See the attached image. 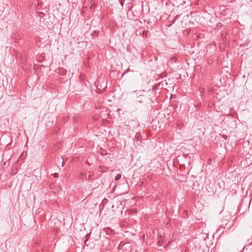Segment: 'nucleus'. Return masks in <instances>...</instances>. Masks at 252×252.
<instances>
[{
  "mask_svg": "<svg viewBox=\"0 0 252 252\" xmlns=\"http://www.w3.org/2000/svg\"><path fill=\"white\" fill-rule=\"evenodd\" d=\"M164 88V85H163V83H161V82L158 83L156 85H155L153 87V90H156V89H162Z\"/></svg>",
  "mask_w": 252,
  "mask_h": 252,
  "instance_id": "1",
  "label": "nucleus"
},
{
  "mask_svg": "<svg viewBox=\"0 0 252 252\" xmlns=\"http://www.w3.org/2000/svg\"><path fill=\"white\" fill-rule=\"evenodd\" d=\"M228 223H226L225 224V226H226V227H223L224 226V224H221L220 226V227H222L224 229H226V230H229L230 228V227L231 226V224H228Z\"/></svg>",
  "mask_w": 252,
  "mask_h": 252,
  "instance_id": "2",
  "label": "nucleus"
},
{
  "mask_svg": "<svg viewBox=\"0 0 252 252\" xmlns=\"http://www.w3.org/2000/svg\"><path fill=\"white\" fill-rule=\"evenodd\" d=\"M148 31L146 30L142 31V34L143 37H146L148 35Z\"/></svg>",
  "mask_w": 252,
  "mask_h": 252,
  "instance_id": "3",
  "label": "nucleus"
},
{
  "mask_svg": "<svg viewBox=\"0 0 252 252\" xmlns=\"http://www.w3.org/2000/svg\"><path fill=\"white\" fill-rule=\"evenodd\" d=\"M121 178V175L120 174H118V175H117L115 178V180L116 181H118L119 180H120Z\"/></svg>",
  "mask_w": 252,
  "mask_h": 252,
  "instance_id": "4",
  "label": "nucleus"
},
{
  "mask_svg": "<svg viewBox=\"0 0 252 252\" xmlns=\"http://www.w3.org/2000/svg\"><path fill=\"white\" fill-rule=\"evenodd\" d=\"M60 70H61V74L62 75H65L66 73V70L64 69L63 68L60 69Z\"/></svg>",
  "mask_w": 252,
  "mask_h": 252,
  "instance_id": "5",
  "label": "nucleus"
},
{
  "mask_svg": "<svg viewBox=\"0 0 252 252\" xmlns=\"http://www.w3.org/2000/svg\"><path fill=\"white\" fill-rule=\"evenodd\" d=\"M93 179V174H91V173L89 175L88 178L87 179L88 180H92Z\"/></svg>",
  "mask_w": 252,
  "mask_h": 252,
  "instance_id": "6",
  "label": "nucleus"
},
{
  "mask_svg": "<svg viewBox=\"0 0 252 252\" xmlns=\"http://www.w3.org/2000/svg\"><path fill=\"white\" fill-rule=\"evenodd\" d=\"M136 35H141L142 34V31L141 30H139V31H136Z\"/></svg>",
  "mask_w": 252,
  "mask_h": 252,
  "instance_id": "7",
  "label": "nucleus"
},
{
  "mask_svg": "<svg viewBox=\"0 0 252 252\" xmlns=\"http://www.w3.org/2000/svg\"><path fill=\"white\" fill-rule=\"evenodd\" d=\"M161 82V83H163V85H164V87L167 85V83L166 80L162 81Z\"/></svg>",
  "mask_w": 252,
  "mask_h": 252,
  "instance_id": "8",
  "label": "nucleus"
},
{
  "mask_svg": "<svg viewBox=\"0 0 252 252\" xmlns=\"http://www.w3.org/2000/svg\"><path fill=\"white\" fill-rule=\"evenodd\" d=\"M43 15H44V13L42 12H38V16L40 17H42Z\"/></svg>",
  "mask_w": 252,
  "mask_h": 252,
  "instance_id": "9",
  "label": "nucleus"
},
{
  "mask_svg": "<svg viewBox=\"0 0 252 252\" xmlns=\"http://www.w3.org/2000/svg\"><path fill=\"white\" fill-rule=\"evenodd\" d=\"M53 175H54V177L55 178H57V177H58V176H59L58 174V173H54V174H53Z\"/></svg>",
  "mask_w": 252,
  "mask_h": 252,
  "instance_id": "10",
  "label": "nucleus"
},
{
  "mask_svg": "<svg viewBox=\"0 0 252 252\" xmlns=\"http://www.w3.org/2000/svg\"><path fill=\"white\" fill-rule=\"evenodd\" d=\"M124 1H125V0H122L121 1V4L122 6H123L124 3Z\"/></svg>",
  "mask_w": 252,
  "mask_h": 252,
  "instance_id": "11",
  "label": "nucleus"
},
{
  "mask_svg": "<svg viewBox=\"0 0 252 252\" xmlns=\"http://www.w3.org/2000/svg\"><path fill=\"white\" fill-rule=\"evenodd\" d=\"M131 211H132V210H130V209L127 210V212H128L129 213H131Z\"/></svg>",
  "mask_w": 252,
  "mask_h": 252,
  "instance_id": "12",
  "label": "nucleus"
},
{
  "mask_svg": "<svg viewBox=\"0 0 252 252\" xmlns=\"http://www.w3.org/2000/svg\"><path fill=\"white\" fill-rule=\"evenodd\" d=\"M129 3H128V4H127V7L129 8Z\"/></svg>",
  "mask_w": 252,
  "mask_h": 252,
  "instance_id": "13",
  "label": "nucleus"
},
{
  "mask_svg": "<svg viewBox=\"0 0 252 252\" xmlns=\"http://www.w3.org/2000/svg\"><path fill=\"white\" fill-rule=\"evenodd\" d=\"M107 229H108V230H110L111 232L112 231V230H111V228H107Z\"/></svg>",
  "mask_w": 252,
  "mask_h": 252,
  "instance_id": "14",
  "label": "nucleus"
},
{
  "mask_svg": "<svg viewBox=\"0 0 252 252\" xmlns=\"http://www.w3.org/2000/svg\"><path fill=\"white\" fill-rule=\"evenodd\" d=\"M125 71H126V70ZM125 72H124L123 73V75H124V74H125Z\"/></svg>",
  "mask_w": 252,
  "mask_h": 252,
  "instance_id": "15",
  "label": "nucleus"
}]
</instances>
